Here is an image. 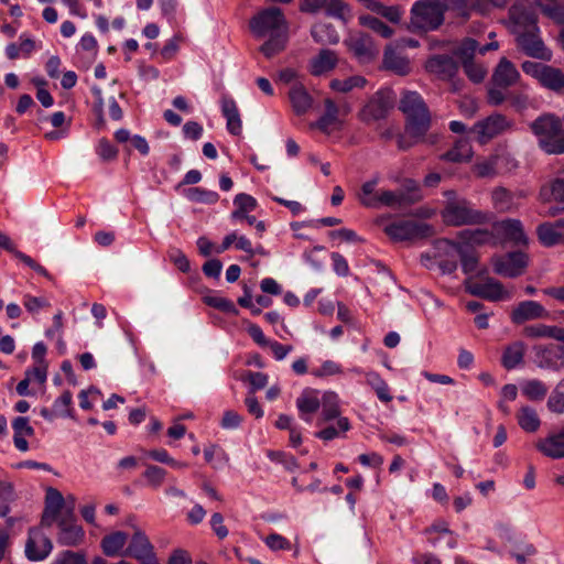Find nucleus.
Returning a JSON list of instances; mask_svg holds the SVG:
<instances>
[{
  "instance_id": "nucleus-1",
  "label": "nucleus",
  "mask_w": 564,
  "mask_h": 564,
  "mask_svg": "<svg viewBox=\"0 0 564 564\" xmlns=\"http://www.w3.org/2000/svg\"><path fill=\"white\" fill-rule=\"evenodd\" d=\"M250 29L259 39L268 37L261 45V53L270 58L282 52L288 43V23L281 9H263L250 21Z\"/></svg>"
},
{
  "instance_id": "nucleus-2",
  "label": "nucleus",
  "mask_w": 564,
  "mask_h": 564,
  "mask_svg": "<svg viewBox=\"0 0 564 564\" xmlns=\"http://www.w3.org/2000/svg\"><path fill=\"white\" fill-rule=\"evenodd\" d=\"M510 17L519 47L531 57L550 61L552 54L540 37L536 15L531 8L519 2L511 8Z\"/></svg>"
},
{
  "instance_id": "nucleus-3",
  "label": "nucleus",
  "mask_w": 564,
  "mask_h": 564,
  "mask_svg": "<svg viewBox=\"0 0 564 564\" xmlns=\"http://www.w3.org/2000/svg\"><path fill=\"white\" fill-rule=\"evenodd\" d=\"M447 200L441 212L444 224L448 226L482 225L490 220V214L476 209L465 198L457 197L454 191L444 193Z\"/></svg>"
},
{
  "instance_id": "nucleus-4",
  "label": "nucleus",
  "mask_w": 564,
  "mask_h": 564,
  "mask_svg": "<svg viewBox=\"0 0 564 564\" xmlns=\"http://www.w3.org/2000/svg\"><path fill=\"white\" fill-rule=\"evenodd\" d=\"M399 107L406 118V133L416 140L422 139L431 126V115L422 96L416 91H404Z\"/></svg>"
},
{
  "instance_id": "nucleus-5",
  "label": "nucleus",
  "mask_w": 564,
  "mask_h": 564,
  "mask_svg": "<svg viewBox=\"0 0 564 564\" xmlns=\"http://www.w3.org/2000/svg\"><path fill=\"white\" fill-rule=\"evenodd\" d=\"M531 130L543 151L549 154L564 153V129L558 117L544 113L531 123Z\"/></svg>"
},
{
  "instance_id": "nucleus-6",
  "label": "nucleus",
  "mask_w": 564,
  "mask_h": 564,
  "mask_svg": "<svg viewBox=\"0 0 564 564\" xmlns=\"http://www.w3.org/2000/svg\"><path fill=\"white\" fill-rule=\"evenodd\" d=\"M379 181V176L376 175L362 184L359 199L365 207H401L406 203V195L402 191H377Z\"/></svg>"
},
{
  "instance_id": "nucleus-7",
  "label": "nucleus",
  "mask_w": 564,
  "mask_h": 564,
  "mask_svg": "<svg viewBox=\"0 0 564 564\" xmlns=\"http://www.w3.org/2000/svg\"><path fill=\"white\" fill-rule=\"evenodd\" d=\"M379 224L382 226L384 234L395 242L425 238L431 236L433 231L429 224L410 219L386 221L384 218H381Z\"/></svg>"
},
{
  "instance_id": "nucleus-8",
  "label": "nucleus",
  "mask_w": 564,
  "mask_h": 564,
  "mask_svg": "<svg viewBox=\"0 0 564 564\" xmlns=\"http://www.w3.org/2000/svg\"><path fill=\"white\" fill-rule=\"evenodd\" d=\"M444 12L445 8L437 1H417L411 10L412 25L424 31L435 30L443 23Z\"/></svg>"
},
{
  "instance_id": "nucleus-9",
  "label": "nucleus",
  "mask_w": 564,
  "mask_h": 564,
  "mask_svg": "<svg viewBox=\"0 0 564 564\" xmlns=\"http://www.w3.org/2000/svg\"><path fill=\"white\" fill-rule=\"evenodd\" d=\"M522 69L527 75L535 78L543 87L561 93L564 90V73L560 68L539 62L525 61Z\"/></svg>"
},
{
  "instance_id": "nucleus-10",
  "label": "nucleus",
  "mask_w": 564,
  "mask_h": 564,
  "mask_svg": "<svg viewBox=\"0 0 564 564\" xmlns=\"http://www.w3.org/2000/svg\"><path fill=\"white\" fill-rule=\"evenodd\" d=\"M465 290L474 295L492 302L502 300H510L511 294L503 289V285L496 279L486 276L477 280L474 276H468L464 282Z\"/></svg>"
},
{
  "instance_id": "nucleus-11",
  "label": "nucleus",
  "mask_w": 564,
  "mask_h": 564,
  "mask_svg": "<svg viewBox=\"0 0 564 564\" xmlns=\"http://www.w3.org/2000/svg\"><path fill=\"white\" fill-rule=\"evenodd\" d=\"M532 361L540 369L558 372L564 369V347L556 344L534 345Z\"/></svg>"
},
{
  "instance_id": "nucleus-12",
  "label": "nucleus",
  "mask_w": 564,
  "mask_h": 564,
  "mask_svg": "<svg viewBox=\"0 0 564 564\" xmlns=\"http://www.w3.org/2000/svg\"><path fill=\"white\" fill-rule=\"evenodd\" d=\"M511 127L512 121H510L506 116L501 113H492L487 118L477 121L470 131L476 135L477 141L484 144L511 129Z\"/></svg>"
},
{
  "instance_id": "nucleus-13",
  "label": "nucleus",
  "mask_w": 564,
  "mask_h": 564,
  "mask_svg": "<svg viewBox=\"0 0 564 564\" xmlns=\"http://www.w3.org/2000/svg\"><path fill=\"white\" fill-rule=\"evenodd\" d=\"M393 104L394 97L390 90H379L364 106L359 117L366 123L381 120L386 118Z\"/></svg>"
},
{
  "instance_id": "nucleus-14",
  "label": "nucleus",
  "mask_w": 564,
  "mask_h": 564,
  "mask_svg": "<svg viewBox=\"0 0 564 564\" xmlns=\"http://www.w3.org/2000/svg\"><path fill=\"white\" fill-rule=\"evenodd\" d=\"M436 249L446 253L457 254L464 273L470 274L476 272L478 259L473 248L457 241L442 239L437 241Z\"/></svg>"
},
{
  "instance_id": "nucleus-15",
  "label": "nucleus",
  "mask_w": 564,
  "mask_h": 564,
  "mask_svg": "<svg viewBox=\"0 0 564 564\" xmlns=\"http://www.w3.org/2000/svg\"><path fill=\"white\" fill-rule=\"evenodd\" d=\"M528 265V257L521 251L509 252L494 262L495 271L503 276L516 278L523 273Z\"/></svg>"
},
{
  "instance_id": "nucleus-16",
  "label": "nucleus",
  "mask_w": 564,
  "mask_h": 564,
  "mask_svg": "<svg viewBox=\"0 0 564 564\" xmlns=\"http://www.w3.org/2000/svg\"><path fill=\"white\" fill-rule=\"evenodd\" d=\"M494 229L497 235V243L500 241H509L516 246L528 243V237L521 221L518 219H505L494 223Z\"/></svg>"
},
{
  "instance_id": "nucleus-17",
  "label": "nucleus",
  "mask_w": 564,
  "mask_h": 564,
  "mask_svg": "<svg viewBox=\"0 0 564 564\" xmlns=\"http://www.w3.org/2000/svg\"><path fill=\"white\" fill-rule=\"evenodd\" d=\"M345 43L349 51L362 63L371 61L378 54V47L368 34H351Z\"/></svg>"
},
{
  "instance_id": "nucleus-18",
  "label": "nucleus",
  "mask_w": 564,
  "mask_h": 564,
  "mask_svg": "<svg viewBox=\"0 0 564 564\" xmlns=\"http://www.w3.org/2000/svg\"><path fill=\"white\" fill-rule=\"evenodd\" d=\"M535 448L544 456L552 459L564 458V427L558 431L549 433L546 436L539 438Z\"/></svg>"
},
{
  "instance_id": "nucleus-19",
  "label": "nucleus",
  "mask_w": 564,
  "mask_h": 564,
  "mask_svg": "<svg viewBox=\"0 0 564 564\" xmlns=\"http://www.w3.org/2000/svg\"><path fill=\"white\" fill-rule=\"evenodd\" d=\"M51 540L40 530L32 529L29 532V539L25 544V554L31 561H42L48 556L52 551Z\"/></svg>"
},
{
  "instance_id": "nucleus-20",
  "label": "nucleus",
  "mask_w": 564,
  "mask_h": 564,
  "mask_svg": "<svg viewBox=\"0 0 564 564\" xmlns=\"http://www.w3.org/2000/svg\"><path fill=\"white\" fill-rule=\"evenodd\" d=\"M322 394L315 389H305L295 401L300 417L311 423L313 415L319 410Z\"/></svg>"
},
{
  "instance_id": "nucleus-21",
  "label": "nucleus",
  "mask_w": 564,
  "mask_h": 564,
  "mask_svg": "<svg viewBox=\"0 0 564 564\" xmlns=\"http://www.w3.org/2000/svg\"><path fill=\"white\" fill-rule=\"evenodd\" d=\"M549 316L546 308L535 301L520 302L511 313V321L514 324H523L527 321L545 318Z\"/></svg>"
},
{
  "instance_id": "nucleus-22",
  "label": "nucleus",
  "mask_w": 564,
  "mask_h": 564,
  "mask_svg": "<svg viewBox=\"0 0 564 564\" xmlns=\"http://www.w3.org/2000/svg\"><path fill=\"white\" fill-rule=\"evenodd\" d=\"M126 554L137 561H147L156 556L152 543L141 530H135L133 533Z\"/></svg>"
},
{
  "instance_id": "nucleus-23",
  "label": "nucleus",
  "mask_w": 564,
  "mask_h": 564,
  "mask_svg": "<svg viewBox=\"0 0 564 564\" xmlns=\"http://www.w3.org/2000/svg\"><path fill=\"white\" fill-rule=\"evenodd\" d=\"M58 527L59 533L57 541L59 544L74 546L83 541L84 530L80 525L75 523L72 512L59 520Z\"/></svg>"
},
{
  "instance_id": "nucleus-24",
  "label": "nucleus",
  "mask_w": 564,
  "mask_h": 564,
  "mask_svg": "<svg viewBox=\"0 0 564 564\" xmlns=\"http://www.w3.org/2000/svg\"><path fill=\"white\" fill-rule=\"evenodd\" d=\"M425 68L441 79H449L457 73L458 66L448 55H433L426 61Z\"/></svg>"
},
{
  "instance_id": "nucleus-25",
  "label": "nucleus",
  "mask_w": 564,
  "mask_h": 564,
  "mask_svg": "<svg viewBox=\"0 0 564 564\" xmlns=\"http://www.w3.org/2000/svg\"><path fill=\"white\" fill-rule=\"evenodd\" d=\"M536 234L540 242L545 247H552L564 243V218L554 223H543Z\"/></svg>"
},
{
  "instance_id": "nucleus-26",
  "label": "nucleus",
  "mask_w": 564,
  "mask_h": 564,
  "mask_svg": "<svg viewBox=\"0 0 564 564\" xmlns=\"http://www.w3.org/2000/svg\"><path fill=\"white\" fill-rule=\"evenodd\" d=\"M520 78V73L509 59L502 57L494 74H492V84L498 87H510L514 85Z\"/></svg>"
},
{
  "instance_id": "nucleus-27",
  "label": "nucleus",
  "mask_w": 564,
  "mask_h": 564,
  "mask_svg": "<svg viewBox=\"0 0 564 564\" xmlns=\"http://www.w3.org/2000/svg\"><path fill=\"white\" fill-rule=\"evenodd\" d=\"M338 417L343 416L340 415L339 398L337 393L333 391L322 393L317 425H323L333 420L337 421Z\"/></svg>"
},
{
  "instance_id": "nucleus-28",
  "label": "nucleus",
  "mask_w": 564,
  "mask_h": 564,
  "mask_svg": "<svg viewBox=\"0 0 564 564\" xmlns=\"http://www.w3.org/2000/svg\"><path fill=\"white\" fill-rule=\"evenodd\" d=\"M457 242L464 243L468 246L469 248H473L474 246H481V245H496L497 243V235L494 229V225L491 226V229H475V230H463L458 235Z\"/></svg>"
},
{
  "instance_id": "nucleus-29",
  "label": "nucleus",
  "mask_w": 564,
  "mask_h": 564,
  "mask_svg": "<svg viewBox=\"0 0 564 564\" xmlns=\"http://www.w3.org/2000/svg\"><path fill=\"white\" fill-rule=\"evenodd\" d=\"M64 502L65 501L62 494L57 489L50 487L46 490L45 509L42 517V524L47 527L52 525L53 522L57 520Z\"/></svg>"
},
{
  "instance_id": "nucleus-30",
  "label": "nucleus",
  "mask_w": 564,
  "mask_h": 564,
  "mask_svg": "<svg viewBox=\"0 0 564 564\" xmlns=\"http://www.w3.org/2000/svg\"><path fill=\"white\" fill-rule=\"evenodd\" d=\"M221 113L226 118V127L229 133L239 135L242 131V122L236 101L228 96L220 100Z\"/></svg>"
},
{
  "instance_id": "nucleus-31",
  "label": "nucleus",
  "mask_w": 564,
  "mask_h": 564,
  "mask_svg": "<svg viewBox=\"0 0 564 564\" xmlns=\"http://www.w3.org/2000/svg\"><path fill=\"white\" fill-rule=\"evenodd\" d=\"M338 57L334 51L321 50L310 62V72L314 76H321L335 68Z\"/></svg>"
},
{
  "instance_id": "nucleus-32",
  "label": "nucleus",
  "mask_w": 564,
  "mask_h": 564,
  "mask_svg": "<svg viewBox=\"0 0 564 564\" xmlns=\"http://www.w3.org/2000/svg\"><path fill=\"white\" fill-rule=\"evenodd\" d=\"M383 67L398 75H405L410 72V61L397 50L388 46L383 55Z\"/></svg>"
},
{
  "instance_id": "nucleus-33",
  "label": "nucleus",
  "mask_w": 564,
  "mask_h": 564,
  "mask_svg": "<svg viewBox=\"0 0 564 564\" xmlns=\"http://www.w3.org/2000/svg\"><path fill=\"white\" fill-rule=\"evenodd\" d=\"M524 336L529 338H553L564 344V328L553 325L535 324L525 326Z\"/></svg>"
},
{
  "instance_id": "nucleus-34",
  "label": "nucleus",
  "mask_w": 564,
  "mask_h": 564,
  "mask_svg": "<svg viewBox=\"0 0 564 564\" xmlns=\"http://www.w3.org/2000/svg\"><path fill=\"white\" fill-rule=\"evenodd\" d=\"M315 127L325 133H330L340 127L339 109L332 99L325 100V112Z\"/></svg>"
},
{
  "instance_id": "nucleus-35",
  "label": "nucleus",
  "mask_w": 564,
  "mask_h": 564,
  "mask_svg": "<svg viewBox=\"0 0 564 564\" xmlns=\"http://www.w3.org/2000/svg\"><path fill=\"white\" fill-rule=\"evenodd\" d=\"M293 110L297 115H303L312 107V97L302 84L295 83L289 93Z\"/></svg>"
},
{
  "instance_id": "nucleus-36",
  "label": "nucleus",
  "mask_w": 564,
  "mask_h": 564,
  "mask_svg": "<svg viewBox=\"0 0 564 564\" xmlns=\"http://www.w3.org/2000/svg\"><path fill=\"white\" fill-rule=\"evenodd\" d=\"M519 426L527 433H535L541 426L538 412L529 405H523L517 413Z\"/></svg>"
},
{
  "instance_id": "nucleus-37",
  "label": "nucleus",
  "mask_w": 564,
  "mask_h": 564,
  "mask_svg": "<svg viewBox=\"0 0 564 564\" xmlns=\"http://www.w3.org/2000/svg\"><path fill=\"white\" fill-rule=\"evenodd\" d=\"M311 35L316 43L326 45V44H337L339 42V34L336 29L328 23H316L313 25L311 30Z\"/></svg>"
},
{
  "instance_id": "nucleus-38",
  "label": "nucleus",
  "mask_w": 564,
  "mask_h": 564,
  "mask_svg": "<svg viewBox=\"0 0 564 564\" xmlns=\"http://www.w3.org/2000/svg\"><path fill=\"white\" fill-rule=\"evenodd\" d=\"M471 158L473 148L466 139L457 140L454 147L442 156V159L454 163L468 162Z\"/></svg>"
},
{
  "instance_id": "nucleus-39",
  "label": "nucleus",
  "mask_w": 564,
  "mask_h": 564,
  "mask_svg": "<svg viewBox=\"0 0 564 564\" xmlns=\"http://www.w3.org/2000/svg\"><path fill=\"white\" fill-rule=\"evenodd\" d=\"M128 541V535L124 532L116 531L111 534H108L101 540V549L102 552L107 556H116L119 555L123 550L126 543Z\"/></svg>"
},
{
  "instance_id": "nucleus-40",
  "label": "nucleus",
  "mask_w": 564,
  "mask_h": 564,
  "mask_svg": "<svg viewBox=\"0 0 564 564\" xmlns=\"http://www.w3.org/2000/svg\"><path fill=\"white\" fill-rule=\"evenodd\" d=\"M351 425L348 417H338L335 425H328L315 433V437L323 441H332L334 438L344 437L345 433L350 430Z\"/></svg>"
},
{
  "instance_id": "nucleus-41",
  "label": "nucleus",
  "mask_w": 564,
  "mask_h": 564,
  "mask_svg": "<svg viewBox=\"0 0 564 564\" xmlns=\"http://www.w3.org/2000/svg\"><path fill=\"white\" fill-rule=\"evenodd\" d=\"M541 195L547 200L557 203L564 210V172L555 177L550 186H544L541 189Z\"/></svg>"
},
{
  "instance_id": "nucleus-42",
  "label": "nucleus",
  "mask_w": 564,
  "mask_h": 564,
  "mask_svg": "<svg viewBox=\"0 0 564 564\" xmlns=\"http://www.w3.org/2000/svg\"><path fill=\"white\" fill-rule=\"evenodd\" d=\"M365 376L367 384H369L375 390L380 401L388 403L392 400L388 383L379 373L375 371H368L365 373Z\"/></svg>"
},
{
  "instance_id": "nucleus-43",
  "label": "nucleus",
  "mask_w": 564,
  "mask_h": 564,
  "mask_svg": "<svg viewBox=\"0 0 564 564\" xmlns=\"http://www.w3.org/2000/svg\"><path fill=\"white\" fill-rule=\"evenodd\" d=\"M508 101L519 112L535 108V99L530 96L527 88L508 93Z\"/></svg>"
},
{
  "instance_id": "nucleus-44",
  "label": "nucleus",
  "mask_w": 564,
  "mask_h": 564,
  "mask_svg": "<svg viewBox=\"0 0 564 564\" xmlns=\"http://www.w3.org/2000/svg\"><path fill=\"white\" fill-rule=\"evenodd\" d=\"M541 11L556 23L564 22V0H535Z\"/></svg>"
},
{
  "instance_id": "nucleus-45",
  "label": "nucleus",
  "mask_w": 564,
  "mask_h": 564,
  "mask_svg": "<svg viewBox=\"0 0 564 564\" xmlns=\"http://www.w3.org/2000/svg\"><path fill=\"white\" fill-rule=\"evenodd\" d=\"M524 344L522 341H516L508 346L502 356V365L507 369H513L519 366L524 356Z\"/></svg>"
},
{
  "instance_id": "nucleus-46",
  "label": "nucleus",
  "mask_w": 564,
  "mask_h": 564,
  "mask_svg": "<svg viewBox=\"0 0 564 564\" xmlns=\"http://www.w3.org/2000/svg\"><path fill=\"white\" fill-rule=\"evenodd\" d=\"M521 392L532 401L543 400L547 393L546 384L539 379L527 380L521 383Z\"/></svg>"
},
{
  "instance_id": "nucleus-47",
  "label": "nucleus",
  "mask_w": 564,
  "mask_h": 564,
  "mask_svg": "<svg viewBox=\"0 0 564 564\" xmlns=\"http://www.w3.org/2000/svg\"><path fill=\"white\" fill-rule=\"evenodd\" d=\"M547 410L551 413L562 415L564 414V377L556 383L552 390L547 402Z\"/></svg>"
},
{
  "instance_id": "nucleus-48",
  "label": "nucleus",
  "mask_w": 564,
  "mask_h": 564,
  "mask_svg": "<svg viewBox=\"0 0 564 564\" xmlns=\"http://www.w3.org/2000/svg\"><path fill=\"white\" fill-rule=\"evenodd\" d=\"M503 160L500 155H491L477 162L474 165V171L479 177H492L499 171V163Z\"/></svg>"
},
{
  "instance_id": "nucleus-49",
  "label": "nucleus",
  "mask_w": 564,
  "mask_h": 564,
  "mask_svg": "<svg viewBox=\"0 0 564 564\" xmlns=\"http://www.w3.org/2000/svg\"><path fill=\"white\" fill-rule=\"evenodd\" d=\"M367 9L382 15L387 20L393 23H398L401 19V9L397 6L386 7L376 0H366Z\"/></svg>"
},
{
  "instance_id": "nucleus-50",
  "label": "nucleus",
  "mask_w": 564,
  "mask_h": 564,
  "mask_svg": "<svg viewBox=\"0 0 564 564\" xmlns=\"http://www.w3.org/2000/svg\"><path fill=\"white\" fill-rule=\"evenodd\" d=\"M185 197L194 203L215 204L219 199V195L215 191L205 189L202 187H191L185 191Z\"/></svg>"
},
{
  "instance_id": "nucleus-51",
  "label": "nucleus",
  "mask_w": 564,
  "mask_h": 564,
  "mask_svg": "<svg viewBox=\"0 0 564 564\" xmlns=\"http://www.w3.org/2000/svg\"><path fill=\"white\" fill-rule=\"evenodd\" d=\"M492 203L499 212H509L518 206L514 195L506 188H497L492 192Z\"/></svg>"
},
{
  "instance_id": "nucleus-52",
  "label": "nucleus",
  "mask_w": 564,
  "mask_h": 564,
  "mask_svg": "<svg viewBox=\"0 0 564 564\" xmlns=\"http://www.w3.org/2000/svg\"><path fill=\"white\" fill-rule=\"evenodd\" d=\"M324 12L338 20H347L350 17L349 6L344 0H327Z\"/></svg>"
},
{
  "instance_id": "nucleus-53",
  "label": "nucleus",
  "mask_w": 564,
  "mask_h": 564,
  "mask_svg": "<svg viewBox=\"0 0 564 564\" xmlns=\"http://www.w3.org/2000/svg\"><path fill=\"white\" fill-rule=\"evenodd\" d=\"M366 85V78L362 76H351L345 79H333L330 88L339 93H348L355 88H361Z\"/></svg>"
},
{
  "instance_id": "nucleus-54",
  "label": "nucleus",
  "mask_w": 564,
  "mask_h": 564,
  "mask_svg": "<svg viewBox=\"0 0 564 564\" xmlns=\"http://www.w3.org/2000/svg\"><path fill=\"white\" fill-rule=\"evenodd\" d=\"M359 22L361 25L369 28L370 30L380 34L382 37L388 39V37H391L393 34L392 29L389 28L388 25H386L382 21H380L376 17L361 15V17H359Z\"/></svg>"
},
{
  "instance_id": "nucleus-55",
  "label": "nucleus",
  "mask_w": 564,
  "mask_h": 564,
  "mask_svg": "<svg viewBox=\"0 0 564 564\" xmlns=\"http://www.w3.org/2000/svg\"><path fill=\"white\" fill-rule=\"evenodd\" d=\"M267 456L271 462L281 464L286 470L293 471L297 468L294 456L281 451H268Z\"/></svg>"
},
{
  "instance_id": "nucleus-56",
  "label": "nucleus",
  "mask_w": 564,
  "mask_h": 564,
  "mask_svg": "<svg viewBox=\"0 0 564 564\" xmlns=\"http://www.w3.org/2000/svg\"><path fill=\"white\" fill-rule=\"evenodd\" d=\"M73 395L70 391H64L53 403L54 413L61 417L70 416Z\"/></svg>"
},
{
  "instance_id": "nucleus-57",
  "label": "nucleus",
  "mask_w": 564,
  "mask_h": 564,
  "mask_svg": "<svg viewBox=\"0 0 564 564\" xmlns=\"http://www.w3.org/2000/svg\"><path fill=\"white\" fill-rule=\"evenodd\" d=\"M204 302L208 306L215 307V308L220 310L223 312L232 313V314L237 313V308H236L235 304L230 300H227V299H225L223 296L206 295L204 297Z\"/></svg>"
},
{
  "instance_id": "nucleus-58",
  "label": "nucleus",
  "mask_w": 564,
  "mask_h": 564,
  "mask_svg": "<svg viewBox=\"0 0 564 564\" xmlns=\"http://www.w3.org/2000/svg\"><path fill=\"white\" fill-rule=\"evenodd\" d=\"M165 476L166 470L155 465L148 466L143 473V477L153 488L160 487L163 484Z\"/></svg>"
},
{
  "instance_id": "nucleus-59",
  "label": "nucleus",
  "mask_w": 564,
  "mask_h": 564,
  "mask_svg": "<svg viewBox=\"0 0 564 564\" xmlns=\"http://www.w3.org/2000/svg\"><path fill=\"white\" fill-rule=\"evenodd\" d=\"M438 252L437 264L444 274H451L457 269V254L446 253L444 251Z\"/></svg>"
},
{
  "instance_id": "nucleus-60",
  "label": "nucleus",
  "mask_w": 564,
  "mask_h": 564,
  "mask_svg": "<svg viewBox=\"0 0 564 564\" xmlns=\"http://www.w3.org/2000/svg\"><path fill=\"white\" fill-rule=\"evenodd\" d=\"M62 329H63V313H62V311H58L53 316V325L51 328L46 329L45 336L51 339H53L57 336V343H58L59 349H65V344L61 338Z\"/></svg>"
},
{
  "instance_id": "nucleus-61",
  "label": "nucleus",
  "mask_w": 564,
  "mask_h": 564,
  "mask_svg": "<svg viewBox=\"0 0 564 564\" xmlns=\"http://www.w3.org/2000/svg\"><path fill=\"white\" fill-rule=\"evenodd\" d=\"M478 47V44L473 39H466L464 40L460 45L455 48V54L463 61V64L466 61H471L474 57V54Z\"/></svg>"
},
{
  "instance_id": "nucleus-62",
  "label": "nucleus",
  "mask_w": 564,
  "mask_h": 564,
  "mask_svg": "<svg viewBox=\"0 0 564 564\" xmlns=\"http://www.w3.org/2000/svg\"><path fill=\"white\" fill-rule=\"evenodd\" d=\"M23 305L26 311L31 314H37L41 310L48 307L51 304L44 297L33 296L31 294H25L23 296Z\"/></svg>"
},
{
  "instance_id": "nucleus-63",
  "label": "nucleus",
  "mask_w": 564,
  "mask_h": 564,
  "mask_svg": "<svg viewBox=\"0 0 564 564\" xmlns=\"http://www.w3.org/2000/svg\"><path fill=\"white\" fill-rule=\"evenodd\" d=\"M96 151L104 161H112L118 155V150L107 139L99 140Z\"/></svg>"
},
{
  "instance_id": "nucleus-64",
  "label": "nucleus",
  "mask_w": 564,
  "mask_h": 564,
  "mask_svg": "<svg viewBox=\"0 0 564 564\" xmlns=\"http://www.w3.org/2000/svg\"><path fill=\"white\" fill-rule=\"evenodd\" d=\"M52 564H86L85 556L73 551L59 553Z\"/></svg>"
}]
</instances>
